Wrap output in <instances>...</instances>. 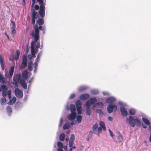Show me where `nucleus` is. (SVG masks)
<instances>
[{"label": "nucleus", "instance_id": "nucleus-23", "mask_svg": "<svg viewBox=\"0 0 151 151\" xmlns=\"http://www.w3.org/2000/svg\"><path fill=\"white\" fill-rule=\"evenodd\" d=\"M16 101V98L15 97H13L12 99L10 100L8 102L9 105H12L15 103Z\"/></svg>", "mask_w": 151, "mask_h": 151}, {"label": "nucleus", "instance_id": "nucleus-18", "mask_svg": "<svg viewBox=\"0 0 151 151\" xmlns=\"http://www.w3.org/2000/svg\"><path fill=\"white\" fill-rule=\"evenodd\" d=\"M25 81L24 80L21 79L20 82L22 86L24 89H27V86Z\"/></svg>", "mask_w": 151, "mask_h": 151}, {"label": "nucleus", "instance_id": "nucleus-7", "mask_svg": "<svg viewBox=\"0 0 151 151\" xmlns=\"http://www.w3.org/2000/svg\"><path fill=\"white\" fill-rule=\"evenodd\" d=\"M97 99L95 98H91L88 100L86 103V106H90L97 101Z\"/></svg>", "mask_w": 151, "mask_h": 151}, {"label": "nucleus", "instance_id": "nucleus-42", "mask_svg": "<svg viewBox=\"0 0 151 151\" xmlns=\"http://www.w3.org/2000/svg\"><path fill=\"white\" fill-rule=\"evenodd\" d=\"M77 111L79 115L81 114V108H77Z\"/></svg>", "mask_w": 151, "mask_h": 151}, {"label": "nucleus", "instance_id": "nucleus-19", "mask_svg": "<svg viewBox=\"0 0 151 151\" xmlns=\"http://www.w3.org/2000/svg\"><path fill=\"white\" fill-rule=\"evenodd\" d=\"M28 72L27 70H25L22 73V76L24 80H26L28 78Z\"/></svg>", "mask_w": 151, "mask_h": 151}, {"label": "nucleus", "instance_id": "nucleus-40", "mask_svg": "<svg viewBox=\"0 0 151 151\" xmlns=\"http://www.w3.org/2000/svg\"><path fill=\"white\" fill-rule=\"evenodd\" d=\"M129 113L131 115H134L135 114V111L134 109H130L129 111Z\"/></svg>", "mask_w": 151, "mask_h": 151}, {"label": "nucleus", "instance_id": "nucleus-56", "mask_svg": "<svg viewBox=\"0 0 151 151\" xmlns=\"http://www.w3.org/2000/svg\"><path fill=\"white\" fill-rule=\"evenodd\" d=\"M35 9L36 10H38L39 9V6L38 5H36L35 6Z\"/></svg>", "mask_w": 151, "mask_h": 151}, {"label": "nucleus", "instance_id": "nucleus-61", "mask_svg": "<svg viewBox=\"0 0 151 151\" xmlns=\"http://www.w3.org/2000/svg\"><path fill=\"white\" fill-rule=\"evenodd\" d=\"M108 119L110 121H111L113 120V118L111 116H109L108 117Z\"/></svg>", "mask_w": 151, "mask_h": 151}, {"label": "nucleus", "instance_id": "nucleus-21", "mask_svg": "<svg viewBox=\"0 0 151 151\" xmlns=\"http://www.w3.org/2000/svg\"><path fill=\"white\" fill-rule=\"evenodd\" d=\"M70 109L71 113H76L75 111L76 110V108L74 105L73 104H71L70 106Z\"/></svg>", "mask_w": 151, "mask_h": 151}, {"label": "nucleus", "instance_id": "nucleus-29", "mask_svg": "<svg viewBox=\"0 0 151 151\" xmlns=\"http://www.w3.org/2000/svg\"><path fill=\"white\" fill-rule=\"evenodd\" d=\"M7 112L10 115L11 114L12 112V109L9 106H8L6 108Z\"/></svg>", "mask_w": 151, "mask_h": 151}, {"label": "nucleus", "instance_id": "nucleus-59", "mask_svg": "<svg viewBox=\"0 0 151 151\" xmlns=\"http://www.w3.org/2000/svg\"><path fill=\"white\" fill-rule=\"evenodd\" d=\"M33 58V56H32L31 55H29L28 56V58L30 60H31L32 58Z\"/></svg>", "mask_w": 151, "mask_h": 151}, {"label": "nucleus", "instance_id": "nucleus-64", "mask_svg": "<svg viewBox=\"0 0 151 151\" xmlns=\"http://www.w3.org/2000/svg\"><path fill=\"white\" fill-rule=\"evenodd\" d=\"M30 17L29 16H28L27 18V20L28 21H30Z\"/></svg>", "mask_w": 151, "mask_h": 151}, {"label": "nucleus", "instance_id": "nucleus-17", "mask_svg": "<svg viewBox=\"0 0 151 151\" xmlns=\"http://www.w3.org/2000/svg\"><path fill=\"white\" fill-rule=\"evenodd\" d=\"M32 48L31 49V55L32 56H33V58H35L36 56L35 54L37 52V49L35 48H33V47H32Z\"/></svg>", "mask_w": 151, "mask_h": 151}, {"label": "nucleus", "instance_id": "nucleus-30", "mask_svg": "<svg viewBox=\"0 0 151 151\" xmlns=\"http://www.w3.org/2000/svg\"><path fill=\"white\" fill-rule=\"evenodd\" d=\"M98 127V124L97 123H96L93 126L92 128V131H93L94 133L97 130Z\"/></svg>", "mask_w": 151, "mask_h": 151}, {"label": "nucleus", "instance_id": "nucleus-43", "mask_svg": "<svg viewBox=\"0 0 151 151\" xmlns=\"http://www.w3.org/2000/svg\"><path fill=\"white\" fill-rule=\"evenodd\" d=\"M148 129H149V130L150 131V134L149 137V141L150 142H151V126H149L148 127Z\"/></svg>", "mask_w": 151, "mask_h": 151}, {"label": "nucleus", "instance_id": "nucleus-54", "mask_svg": "<svg viewBox=\"0 0 151 151\" xmlns=\"http://www.w3.org/2000/svg\"><path fill=\"white\" fill-rule=\"evenodd\" d=\"M11 22L12 24V27H16V25L14 22L12 20L11 21Z\"/></svg>", "mask_w": 151, "mask_h": 151}, {"label": "nucleus", "instance_id": "nucleus-20", "mask_svg": "<svg viewBox=\"0 0 151 151\" xmlns=\"http://www.w3.org/2000/svg\"><path fill=\"white\" fill-rule=\"evenodd\" d=\"M20 53V52L19 50H17L16 51L14 57V59L15 60H17L19 59Z\"/></svg>", "mask_w": 151, "mask_h": 151}, {"label": "nucleus", "instance_id": "nucleus-9", "mask_svg": "<svg viewBox=\"0 0 151 151\" xmlns=\"http://www.w3.org/2000/svg\"><path fill=\"white\" fill-rule=\"evenodd\" d=\"M90 95L88 93L81 94L79 96V99L81 100H86L90 97Z\"/></svg>", "mask_w": 151, "mask_h": 151}, {"label": "nucleus", "instance_id": "nucleus-41", "mask_svg": "<svg viewBox=\"0 0 151 151\" xmlns=\"http://www.w3.org/2000/svg\"><path fill=\"white\" fill-rule=\"evenodd\" d=\"M1 104L4 103L6 101V99L5 97L2 98L1 99Z\"/></svg>", "mask_w": 151, "mask_h": 151}, {"label": "nucleus", "instance_id": "nucleus-2", "mask_svg": "<svg viewBox=\"0 0 151 151\" xmlns=\"http://www.w3.org/2000/svg\"><path fill=\"white\" fill-rule=\"evenodd\" d=\"M127 123L129 124L132 127H134L135 125V123H137V125L140 126L141 124L140 121L137 119H134L131 116H129V118H127L126 120Z\"/></svg>", "mask_w": 151, "mask_h": 151}, {"label": "nucleus", "instance_id": "nucleus-45", "mask_svg": "<svg viewBox=\"0 0 151 151\" xmlns=\"http://www.w3.org/2000/svg\"><path fill=\"white\" fill-rule=\"evenodd\" d=\"M96 104H97L99 105L100 106L99 107L100 108H102L104 106V104L103 103H102L101 102H97Z\"/></svg>", "mask_w": 151, "mask_h": 151}, {"label": "nucleus", "instance_id": "nucleus-44", "mask_svg": "<svg viewBox=\"0 0 151 151\" xmlns=\"http://www.w3.org/2000/svg\"><path fill=\"white\" fill-rule=\"evenodd\" d=\"M7 95L9 97V99H10L11 98V91L10 90H9L7 92Z\"/></svg>", "mask_w": 151, "mask_h": 151}, {"label": "nucleus", "instance_id": "nucleus-11", "mask_svg": "<svg viewBox=\"0 0 151 151\" xmlns=\"http://www.w3.org/2000/svg\"><path fill=\"white\" fill-rule=\"evenodd\" d=\"M3 90L2 92V96L4 97H5L7 95V88L6 85H3L2 86Z\"/></svg>", "mask_w": 151, "mask_h": 151}, {"label": "nucleus", "instance_id": "nucleus-62", "mask_svg": "<svg viewBox=\"0 0 151 151\" xmlns=\"http://www.w3.org/2000/svg\"><path fill=\"white\" fill-rule=\"evenodd\" d=\"M33 77H32V78L30 79V80H29V82L30 83H31L33 81Z\"/></svg>", "mask_w": 151, "mask_h": 151}, {"label": "nucleus", "instance_id": "nucleus-46", "mask_svg": "<svg viewBox=\"0 0 151 151\" xmlns=\"http://www.w3.org/2000/svg\"><path fill=\"white\" fill-rule=\"evenodd\" d=\"M16 27H11L12 32L13 34H15L16 33Z\"/></svg>", "mask_w": 151, "mask_h": 151}, {"label": "nucleus", "instance_id": "nucleus-33", "mask_svg": "<svg viewBox=\"0 0 151 151\" xmlns=\"http://www.w3.org/2000/svg\"><path fill=\"white\" fill-rule=\"evenodd\" d=\"M42 52H39V53L38 54L37 56V58L36 59V61L37 62H39V61H40V57L42 55Z\"/></svg>", "mask_w": 151, "mask_h": 151}, {"label": "nucleus", "instance_id": "nucleus-53", "mask_svg": "<svg viewBox=\"0 0 151 151\" xmlns=\"http://www.w3.org/2000/svg\"><path fill=\"white\" fill-rule=\"evenodd\" d=\"M102 127H100L98 128V132L99 133H101V132L102 130Z\"/></svg>", "mask_w": 151, "mask_h": 151}, {"label": "nucleus", "instance_id": "nucleus-5", "mask_svg": "<svg viewBox=\"0 0 151 151\" xmlns=\"http://www.w3.org/2000/svg\"><path fill=\"white\" fill-rule=\"evenodd\" d=\"M16 96L19 99H21L23 96V93L22 91L18 88H15L14 91Z\"/></svg>", "mask_w": 151, "mask_h": 151}, {"label": "nucleus", "instance_id": "nucleus-14", "mask_svg": "<svg viewBox=\"0 0 151 151\" xmlns=\"http://www.w3.org/2000/svg\"><path fill=\"white\" fill-rule=\"evenodd\" d=\"M116 100V99L113 97H110L107 98L106 101L107 103L111 104L114 103Z\"/></svg>", "mask_w": 151, "mask_h": 151}, {"label": "nucleus", "instance_id": "nucleus-24", "mask_svg": "<svg viewBox=\"0 0 151 151\" xmlns=\"http://www.w3.org/2000/svg\"><path fill=\"white\" fill-rule=\"evenodd\" d=\"M93 135V132L91 130L89 133L88 135L87 136L86 138V140L87 141H89L90 139L91 138Z\"/></svg>", "mask_w": 151, "mask_h": 151}, {"label": "nucleus", "instance_id": "nucleus-12", "mask_svg": "<svg viewBox=\"0 0 151 151\" xmlns=\"http://www.w3.org/2000/svg\"><path fill=\"white\" fill-rule=\"evenodd\" d=\"M120 110L122 115L124 116H126L127 115V112L126 109L123 106L120 107Z\"/></svg>", "mask_w": 151, "mask_h": 151}, {"label": "nucleus", "instance_id": "nucleus-57", "mask_svg": "<svg viewBox=\"0 0 151 151\" xmlns=\"http://www.w3.org/2000/svg\"><path fill=\"white\" fill-rule=\"evenodd\" d=\"M37 62H35V65H34V67L35 68H37V66H38V64H37Z\"/></svg>", "mask_w": 151, "mask_h": 151}, {"label": "nucleus", "instance_id": "nucleus-4", "mask_svg": "<svg viewBox=\"0 0 151 151\" xmlns=\"http://www.w3.org/2000/svg\"><path fill=\"white\" fill-rule=\"evenodd\" d=\"M117 107L116 105H112L111 104H109L107 107L108 112L111 114L113 111H116L117 110Z\"/></svg>", "mask_w": 151, "mask_h": 151}, {"label": "nucleus", "instance_id": "nucleus-49", "mask_svg": "<svg viewBox=\"0 0 151 151\" xmlns=\"http://www.w3.org/2000/svg\"><path fill=\"white\" fill-rule=\"evenodd\" d=\"M74 142V141H73L70 140L69 144V146L70 147H71L73 146Z\"/></svg>", "mask_w": 151, "mask_h": 151}, {"label": "nucleus", "instance_id": "nucleus-39", "mask_svg": "<svg viewBox=\"0 0 151 151\" xmlns=\"http://www.w3.org/2000/svg\"><path fill=\"white\" fill-rule=\"evenodd\" d=\"M32 62H30L28 65V69L30 71H31L32 70Z\"/></svg>", "mask_w": 151, "mask_h": 151}, {"label": "nucleus", "instance_id": "nucleus-3", "mask_svg": "<svg viewBox=\"0 0 151 151\" xmlns=\"http://www.w3.org/2000/svg\"><path fill=\"white\" fill-rule=\"evenodd\" d=\"M40 5L39 13L42 18H43L45 16V6L43 0H37Z\"/></svg>", "mask_w": 151, "mask_h": 151}, {"label": "nucleus", "instance_id": "nucleus-10", "mask_svg": "<svg viewBox=\"0 0 151 151\" xmlns=\"http://www.w3.org/2000/svg\"><path fill=\"white\" fill-rule=\"evenodd\" d=\"M21 79V74L19 73L18 74L15 75L14 76L13 81H20Z\"/></svg>", "mask_w": 151, "mask_h": 151}, {"label": "nucleus", "instance_id": "nucleus-31", "mask_svg": "<svg viewBox=\"0 0 151 151\" xmlns=\"http://www.w3.org/2000/svg\"><path fill=\"white\" fill-rule=\"evenodd\" d=\"M0 82L2 84H4L5 82V78L1 75H0Z\"/></svg>", "mask_w": 151, "mask_h": 151}, {"label": "nucleus", "instance_id": "nucleus-47", "mask_svg": "<svg viewBox=\"0 0 151 151\" xmlns=\"http://www.w3.org/2000/svg\"><path fill=\"white\" fill-rule=\"evenodd\" d=\"M70 140L73 141H74L75 140V135L74 134H72L70 138Z\"/></svg>", "mask_w": 151, "mask_h": 151}, {"label": "nucleus", "instance_id": "nucleus-26", "mask_svg": "<svg viewBox=\"0 0 151 151\" xmlns=\"http://www.w3.org/2000/svg\"><path fill=\"white\" fill-rule=\"evenodd\" d=\"M65 138V135L63 133H61L59 136V139L60 141H63Z\"/></svg>", "mask_w": 151, "mask_h": 151}, {"label": "nucleus", "instance_id": "nucleus-37", "mask_svg": "<svg viewBox=\"0 0 151 151\" xmlns=\"http://www.w3.org/2000/svg\"><path fill=\"white\" fill-rule=\"evenodd\" d=\"M57 146L59 148H63V143L60 142H58Z\"/></svg>", "mask_w": 151, "mask_h": 151}, {"label": "nucleus", "instance_id": "nucleus-63", "mask_svg": "<svg viewBox=\"0 0 151 151\" xmlns=\"http://www.w3.org/2000/svg\"><path fill=\"white\" fill-rule=\"evenodd\" d=\"M58 151H63L62 148H59L58 149Z\"/></svg>", "mask_w": 151, "mask_h": 151}, {"label": "nucleus", "instance_id": "nucleus-25", "mask_svg": "<svg viewBox=\"0 0 151 151\" xmlns=\"http://www.w3.org/2000/svg\"><path fill=\"white\" fill-rule=\"evenodd\" d=\"M81 102L79 100H77L76 101V108H81Z\"/></svg>", "mask_w": 151, "mask_h": 151}, {"label": "nucleus", "instance_id": "nucleus-22", "mask_svg": "<svg viewBox=\"0 0 151 151\" xmlns=\"http://www.w3.org/2000/svg\"><path fill=\"white\" fill-rule=\"evenodd\" d=\"M99 125L100 127H102L103 130L105 131L106 130V128L105 127V125L104 122L102 121H100L99 122Z\"/></svg>", "mask_w": 151, "mask_h": 151}, {"label": "nucleus", "instance_id": "nucleus-16", "mask_svg": "<svg viewBox=\"0 0 151 151\" xmlns=\"http://www.w3.org/2000/svg\"><path fill=\"white\" fill-rule=\"evenodd\" d=\"M14 69V66H13L10 68L9 72V76H8L9 78H12L13 74Z\"/></svg>", "mask_w": 151, "mask_h": 151}, {"label": "nucleus", "instance_id": "nucleus-60", "mask_svg": "<svg viewBox=\"0 0 151 151\" xmlns=\"http://www.w3.org/2000/svg\"><path fill=\"white\" fill-rule=\"evenodd\" d=\"M32 6H33L35 3V1H36V0H32Z\"/></svg>", "mask_w": 151, "mask_h": 151}, {"label": "nucleus", "instance_id": "nucleus-8", "mask_svg": "<svg viewBox=\"0 0 151 151\" xmlns=\"http://www.w3.org/2000/svg\"><path fill=\"white\" fill-rule=\"evenodd\" d=\"M37 12L35 11V9H33L32 11V23L34 24H35V19L37 18Z\"/></svg>", "mask_w": 151, "mask_h": 151}, {"label": "nucleus", "instance_id": "nucleus-35", "mask_svg": "<svg viewBox=\"0 0 151 151\" xmlns=\"http://www.w3.org/2000/svg\"><path fill=\"white\" fill-rule=\"evenodd\" d=\"M82 119V116L81 115H78L77 117V121L78 123L81 122Z\"/></svg>", "mask_w": 151, "mask_h": 151}, {"label": "nucleus", "instance_id": "nucleus-51", "mask_svg": "<svg viewBox=\"0 0 151 151\" xmlns=\"http://www.w3.org/2000/svg\"><path fill=\"white\" fill-rule=\"evenodd\" d=\"M92 93L94 94H96L99 93L98 91L96 90H93L92 91Z\"/></svg>", "mask_w": 151, "mask_h": 151}, {"label": "nucleus", "instance_id": "nucleus-48", "mask_svg": "<svg viewBox=\"0 0 151 151\" xmlns=\"http://www.w3.org/2000/svg\"><path fill=\"white\" fill-rule=\"evenodd\" d=\"M14 88H17L18 86V82H19V81H14Z\"/></svg>", "mask_w": 151, "mask_h": 151}, {"label": "nucleus", "instance_id": "nucleus-28", "mask_svg": "<svg viewBox=\"0 0 151 151\" xmlns=\"http://www.w3.org/2000/svg\"><path fill=\"white\" fill-rule=\"evenodd\" d=\"M143 122L147 125H149L150 124V122L149 120L147 118L143 117L142 119Z\"/></svg>", "mask_w": 151, "mask_h": 151}, {"label": "nucleus", "instance_id": "nucleus-38", "mask_svg": "<svg viewBox=\"0 0 151 151\" xmlns=\"http://www.w3.org/2000/svg\"><path fill=\"white\" fill-rule=\"evenodd\" d=\"M87 88L85 86H81L79 87L78 91H83L86 89Z\"/></svg>", "mask_w": 151, "mask_h": 151}, {"label": "nucleus", "instance_id": "nucleus-50", "mask_svg": "<svg viewBox=\"0 0 151 151\" xmlns=\"http://www.w3.org/2000/svg\"><path fill=\"white\" fill-rule=\"evenodd\" d=\"M63 121V118H61L60 121V122H59V127H61L62 126V125Z\"/></svg>", "mask_w": 151, "mask_h": 151}, {"label": "nucleus", "instance_id": "nucleus-32", "mask_svg": "<svg viewBox=\"0 0 151 151\" xmlns=\"http://www.w3.org/2000/svg\"><path fill=\"white\" fill-rule=\"evenodd\" d=\"M63 129H66L70 128V124L69 123H65L63 126Z\"/></svg>", "mask_w": 151, "mask_h": 151}, {"label": "nucleus", "instance_id": "nucleus-27", "mask_svg": "<svg viewBox=\"0 0 151 151\" xmlns=\"http://www.w3.org/2000/svg\"><path fill=\"white\" fill-rule=\"evenodd\" d=\"M37 23L40 25H41L44 23V19H39L37 21Z\"/></svg>", "mask_w": 151, "mask_h": 151}, {"label": "nucleus", "instance_id": "nucleus-36", "mask_svg": "<svg viewBox=\"0 0 151 151\" xmlns=\"http://www.w3.org/2000/svg\"><path fill=\"white\" fill-rule=\"evenodd\" d=\"M117 141L119 142H121L122 140V136L119 134L117 137Z\"/></svg>", "mask_w": 151, "mask_h": 151}, {"label": "nucleus", "instance_id": "nucleus-55", "mask_svg": "<svg viewBox=\"0 0 151 151\" xmlns=\"http://www.w3.org/2000/svg\"><path fill=\"white\" fill-rule=\"evenodd\" d=\"M38 29H39L40 30H42L43 31H44V30L45 29L42 26H39V27H38Z\"/></svg>", "mask_w": 151, "mask_h": 151}, {"label": "nucleus", "instance_id": "nucleus-13", "mask_svg": "<svg viewBox=\"0 0 151 151\" xmlns=\"http://www.w3.org/2000/svg\"><path fill=\"white\" fill-rule=\"evenodd\" d=\"M76 113H71V114L68 116L67 117L68 119L72 121L76 118Z\"/></svg>", "mask_w": 151, "mask_h": 151}, {"label": "nucleus", "instance_id": "nucleus-52", "mask_svg": "<svg viewBox=\"0 0 151 151\" xmlns=\"http://www.w3.org/2000/svg\"><path fill=\"white\" fill-rule=\"evenodd\" d=\"M75 96V95L74 94H71L70 97V99H72L74 98Z\"/></svg>", "mask_w": 151, "mask_h": 151}, {"label": "nucleus", "instance_id": "nucleus-15", "mask_svg": "<svg viewBox=\"0 0 151 151\" xmlns=\"http://www.w3.org/2000/svg\"><path fill=\"white\" fill-rule=\"evenodd\" d=\"M0 63L2 69L3 70H4L5 65L4 62V58L1 55H0Z\"/></svg>", "mask_w": 151, "mask_h": 151}, {"label": "nucleus", "instance_id": "nucleus-58", "mask_svg": "<svg viewBox=\"0 0 151 151\" xmlns=\"http://www.w3.org/2000/svg\"><path fill=\"white\" fill-rule=\"evenodd\" d=\"M36 47L37 48H38L40 47V42H38L37 43V45L36 46Z\"/></svg>", "mask_w": 151, "mask_h": 151}, {"label": "nucleus", "instance_id": "nucleus-34", "mask_svg": "<svg viewBox=\"0 0 151 151\" xmlns=\"http://www.w3.org/2000/svg\"><path fill=\"white\" fill-rule=\"evenodd\" d=\"M86 112L87 114L88 115H90L91 114V111L90 110V106H86Z\"/></svg>", "mask_w": 151, "mask_h": 151}, {"label": "nucleus", "instance_id": "nucleus-6", "mask_svg": "<svg viewBox=\"0 0 151 151\" xmlns=\"http://www.w3.org/2000/svg\"><path fill=\"white\" fill-rule=\"evenodd\" d=\"M27 66V56L25 55H23L22 65L20 66V69L24 68Z\"/></svg>", "mask_w": 151, "mask_h": 151}, {"label": "nucleus", "instance_id": "nucleus-1", "mask_svg": "<svg viewBox=\"0 0 151 151\" xmlns=\"http://www.w3.org/2000/svg\"><path fill=\"white\" fill-rule=\"evenodd\" d=\"M34 28L35 30V31H32L31 33V35L34 38V40L32 41L31 43V49L32 48V47H33V49L35 48L34 45L39 38V29H38V26L37 25H35L34 26Z\"/></svg>", "mask_w": 151, "mask_h": 151}]
</instances>
